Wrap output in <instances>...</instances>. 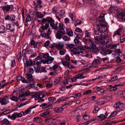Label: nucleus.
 I'll list each match as a JSON object with an SVG mask.
<instances>
[{
	"instance_id": "f257e3e1",
	"label": "nucleus",
	"mask_w": 125,
	"mask_h": 125,
	"mask_svg": "<svg viewBox=\"0 0 125 125\" xmlns=\"http://www.w3.org/2000/svg\"><path fill=\"white\" fill-rule=\"evenodd\" d=\"M49 26V24H45V25H42L40 28L39 29V31L41 33L40 34V36L43 38H46L47 39H49L50 38L49 35L52 32V31L50 29H49L46 33L44 31L45 30H46Z\"/></svg>"
},
{
	"instance_id": "f03ea898",
	"label": "nucleus",
	"mask_w": 125,
	"mask_h": 125,
	"mask_svg": "<svg viewBox=\"0 0 125 125\" xmlns=\"http://www.w3.org/2000/svg\"><path fill=\"white\" fill-rule=\"evenodd\" d=\"M96 28L100 31L102 32L106 31L107 30V27L105 23L103 22H100L96 27Z\"/></svg>"
},
{
	"instance_id": "7ed1b4c3",
	"label": "nucleus",
	"mask_w": 125,
	"mask_h": 125,
	"mask_svg": "<svg viewBox=\"0 0 125 125\" xmlns=\"http://www.w3.org/2000/svg\"><path fill=\"white\" fill-rule=\"evenodd\" d=\"M9 102V97L7 96H4L3 97L0 98V103L1 105H6Z\"/></svg>"
},
{
	"instance_id": "20e7f679",
	"label": "nucleus",
	"mask_w": 125,
	"mask_h": 125,
	"mask_svg": "<svg viewBox=\"0 0 125 125\" xmlns=\"http://www.w3.org/2000/svg\"><path fill=\"white\" fill-rule=\"evenodd\" d=\"M25 115L24 112L22 111L18 113L17 112L11 115V119L12 120H14L17 117H21L23 115Z\"/></svg>"
},
{
	"instance_id": "39448f33",
	"label": "nucleus",
	"mask_w": 125,
	"mask_h": 125,
	"mask_svg": "<svg viewBox=\"0 0 125 125\" xmlns=\"http://www.w3.org/2000/svg\"><path fill=\"white\" fill-rule=\"evenodd\" d=\"M101 62V60L98 59H95L92 63V66L94 68L98 67V65L100 64Z\"/></svg>"
},
{
	"instance_id": "423d86ee",
	"label": "nucleus",
	"mask_w": 125,
	"mask_h": 125,
	"mask_svg": "<svg viewBox=\"0 0 125 125\" xmlns=\"http://www.w3.org/2000/svg\"><path fill=\"white\" fill-rule=\"evenodd\" d=\"M12 6L11 5H5L1 7L2 10L4 12H8L12 9Z\"/></svg>"
},
{
	"instance_id": "0eeeda50",
	"label": "nucleus",
	"mask_w": 125,
	"mask_h": 125,
	"mask_svg": "<svg viewBox=\"0 0 125 125\" xmlns=\"http://www.w3.org/2000/svg\"><path fill=\"white\" fill-rule=\"evenodd\" d=\"M59 31H61V32L64 34L66 33H65V31L64 30L65 26L64 25L61 23H59Z\"/></svg>"
},
{
	"instance_id": "6e6552de",
	"label": "nucleus",
	"mask_w": 125,
	"mask_h": 125,
	"mask_svg": "<svg viewBox=\"0 0 125 125\" xmlns=\"http://www.w3.org/2000/svg\"><path fill=\"white\" fill-rule=\"evenodd\" d=\"M50 113V111L49 110H47L44 112L41 113L40 115L41 116L46 117L49 115Z\"/></svg>"
},
{
	"instance_id": "1a4fd4ad",
	"label": "nucleus",
	"mask_w": 125,
	"mask_h": 125,
	"mask_svg": "<svg viewBox=\"0 0 125 125\" xmlns=\"http://www.w3.org/2000/svg\"><path fill=\"white\" fill-rule=\"evenodd\" d=\"M63 34H64L61 32V31H58L56 35V37L57 39H60L62 38V36H63Z\"/></svg>"
},
{
	"instance_id": "9d476101",
	"label": "nucleus",
	"mask_w": 125,
	"mask_h": 125,
	"mask_svg": "<svg viewBox=\"0 0 125 125\" xmlns=\"http://www.w3.org/2000/svg\"><path fill=\"white\" fill-rule=\"evenodd\" d=\"M14 19L15 16L13 15H7L5 17V20H10L11 21Z\"/></svg>"
},
{
	"instance_id": "9b49d317",
	"label": "nucleus",
	"mask_w": 125,
	"mask_h": 125,
	"mask_svg": "<svg viewBox=\"0 0 125 125\" xmlns=\"http://www.w3.org/2000/svg\"><path fill=\"white\" fill-rule=\"evenodd\" d=\"M102 44H105L109 41L108 38L106 36L102 37Z\"/></svg>"
},
{
	"instance_id": "f8f14e48",
	"label": "nucleus",
	"mask_w": 125,
	"mask_h": 125,
	"mask_svg": "<svg viewBox=\"0 0 125 125\" xmlns=\"http://www.w3.org/2000/svg\"><path fill=\"white\" fill-rule=\"evenodd\" d=\"M121 57L119 56H118L116 57V61L118 63H119L122 61H123L124 60V56H122V57Z\"/></svg>"
},
{
	"instance_id": "ddd939ff",
	"label": "nucleus",
	"mask_w": 125,
	"mask_h": 125,
	"mask_svg": "<svg viewBox=\"0 0 125 125\" xmlns=\"http://www.w3.org/2000/svg\"><path fill=\"white\" fill-rule=\"evenodd\" d=\"M6 28L8 30L11 31H13L14 30V25H11L10 24H8L6 25Z\"/></svg>"
},
{
	"instance_id": "4468645a",
	"label": "nucleus",
	"mask_w": 125,
	"mask_h": 125,
	"mask_svg": "<svg viewBox=\"0 0 125 125\" xmlns=\"http://www.w3.org/2000/svg\"><path fill=\"white\" fill-rule=\"evenodd\" d=\"M95 42L100 43L102 44V37L101 36H96L95 38Z\"/></svg>"
},
{
	"instance_id": "2eb2a0df",
	"label": "nucleus",
	"mask_w": 125,
	"mask_h": 125,
	"mask_svg": "<svg viewBox=\"0 0 125 125\" xmlns=\"http://www.w3.org/2000/svg\"><path fill=\"white\" fill-rule=\"evenodd\" d=\"M95 43L93 40L90 44V48L93 49L94 50L96 49V46L95 44Z\"/></svg>"
},
{
	"instance_id": "dca6fc26",
	"label": "nucleus",
	"mask_w": 125,
	"mask_h": 125,
	"mask_svg": "<svg viewBox=\"0 0 125 125\" xmlns=\"http://www.w3.org/2000/svg\"><path fill=\"white\" fill-rule=\"evenodd\" d=\"M54 58L52 57H49L46 60L44 63H46L47 64L50 63L52 62Z\"/></svg>"
},
{
	"instance_id": "f3484780",
	"label": "nucleus",
	"mask_w": 125,
	"mask_h": 125,
	"mask_svg": "<svg viewBox=\"0 0 125 125\" xmlns=\"http://www.w3.org/2000/svg\"><path fill=\"white\" fill-rule=\"evenodd\" d=\"M38 106V105H36L33 107H30L28 108V109L25 111V113L26 114H30L31 113V110L35 108L36 106Z\"/></svg>"
},
{
	"instance_id": "a211bd4d",
	"label": "nucleus",
	"mask_w": 125,
	"mask_h": 125,
	"mask_svg": "<svg viewBox=\"0 0 125 125\" xmlns=\"http://www.w3.org/2000/svg\"><path fill=\"white\" fill-rule=\"evenodd\" d=\"M27 77V80L28 81L31 82L33 80L32 75L31 74H26Z\"/></svg>"
},
{
	"instance_id": "6ab92c4d",
	"label": "nucleus",
	"mask_w": 125,
	"mask_h": 125,
	"mask_svg": "<svg viewBox=\"0 0 125 125\" xmlns=\"http://www.w3.org/2000/svg\"><path fill=\"white\" fill-rule=\"evenodd\" d=\"M93 40H92L90 39H83V42L86 45L90 44Z\"/></svg>"
},
{
	"instance_id": "aec40b11",
	"label": "nucleus",
	"mask_w": 125,
	"mask_h": 125,
	"mask_svg": "<svg viewBox=\"0 0 125 125\" xmlns=\"http://www.w3.org/2000/svg\"><path fill=\"white\" fill-rule=\"evenodd\" d=\"M120 16L121 17V19L123 21H125V13L123 12H120L119 14Z\"/></svg>"
},
{
	"instance_id": "412c9836",
	"label": "nucleus",
	"mask_w": 125,
	"mask_h": 125,
	"mask_svg": "<svg viewBox=\"0 0 125 125\" xmlns=\"http://www.w3.org/2000/svg\"><path fill=\"white\" fill-rule=\"evenodd\" d=\"M63 108L60 107H56L54 109V111L56 113H58L63 111Z\"/></svg>"
},
{
	"instance_id": "4be33fe9",
	"label": "nucleus",
	"mask_w": 125,
	"mask_h": 125,
	"mask_svg": "<svg viewBox=\"0 0 125 125\" xmlns=\"http://www.w3.org/2000/svg\"><path fill=\"white\" fill-rule=\"evenodd\" d=\"M58 23H56L55 24L53 23H50V26L54 29H56L58 28Z\"/></svg>"
},
{
	"instance_id": "5701e85b",
	"label": "nucleus",
	"mask_w": 125,
	"mask_h": 125,
	"mask_svg": "<svg viewBox=\"0 0 125 125\" xmlns=\"http://www.w3.org/2000/svg\"><path fill=\"white\" fill-rule=\"evenodd\" d=\"M2 122H3V124H1V125L4 124L5 125H7L10 124V123L9 121L7 119L5 118L4 119Z\"/></svg>"
},
{
	"instance_id": "b1692460",
	"label": "nucleus",
	"mask_w": 125,
	"mask_h": 125,
	"mask_svg": "<svg viewBox=\"0 0 125 125\" xmlns=\"http://www.w3.org/2000/svg\"><path fill=\"white\" fill-rule=\"evenodd\" d=\"M41 93H39L37 92L35 93L33 95V96H35V100H37L38 99H39L41 97L40 96L41 95Z\"/></svg>"
},
{
	"instance_id": "393cba45",
	"label": "nucleus",
	"mask_w": 125,
	"mask_h": 125,
	"mask_svg": "<svg viewBox=\"0 0 125 125\" xmlns=\"http://www.w3.org/2000/svg\"><path fill=\"white\" fill-rule=\"evenodd\" d=\"M122 30V29L121 28H120L115 31L114 34V36L116 35L119 36L121 35Z\"/></svg>"
},
{
	"instance_id": "a878e982",
	"label": "nucleus",
	"mask_w": 125,
	"mask_h": 125,
	"mask_svg": "<svg viewBox=\"0 0 125 125\" xmlns=\"http://www.w3.org/2000/svg\"><path fill=\"white\" fill-rule=\"evenodd\" d=\"M42 121V120L41 118L37 117H35L33 119V121L34 122L36 123L41 122Z\"/></svg>"
},
{
	"instance_id": "bb28decb",
	"label": "nucleus",
	"mask_w": 125,
	"mask_h": 125,
	"mask_svg": "<svg viewBox=\"0 0 125 125\" xmlns=\"http://www.w3.org/2000/svg\"><path fill=\"white\" fill-rule=\"evenodd\" d=\"M56 47L57 49H62L63 47V46L62 43H59L56 45Z\"/></svg>"
},
{
	"instance_id": "cd10ccee",
	"label": "nucleus",
	"mask_w": 125,
	"mask_h": 125,
	"mask_svg": "<svg viewBox=\"0 0 125 125\" xmlns=\"http://www.w3.org/2000/svg\"><path fill=\"white\" fill-rule=\"evenodd\" d=\"M5 28L3 25L0 26V33H4L5 31Z\"/></svg>"
},
{
	"instance_id": "c85d7f7f",
	"label": "nucleus",
	"mask_w": 125,
	"mask_h": 125,
	"mask_svg": "<svg viewBox=\"0 0 125 125\" xmlns=\"http://www.w3.org/2000/svg\"><path fill=\"white\" fill-rule=\"evenodd\" d=\"M62 63L63 65L64 66H68V68H69L70 67V66H69L70 64L67 62L65 60H63V61H62Z\"/></svg>"
},
{
	"instance_id": "c756f323",
	"label": "nucleus",
	"mask_w": 125,
	"mask_h": 125,
	"mask_svg": "<svg viewBox=\"0 0 125 125\" xmlns=\"http://www.w3.org/2000/svg\"><path fill=\"white\" fill-rule=\"evenodd\" d=\"M114 52H117L119 56H120L121 57H122V56H123L121 52L120 51V50L119 49H115Z\"/></svg>"
},
{
	"instance_id": "7c9ffc66",
	"label": "nucleus",
	"mask_w": 125,
	"mask_h": 125,
	"mask_svg": "<svg viewBox=\"0 0 125 125\" xmlns=\"http://www.w3.org/2000/svg\"><path fill=\"white\" fill-rule=\"evenodd\" d=\"M62 78V77H59L56 79L54 81V84L55 85L57 84L59 82Z\"/></svg>"
},
{
	"instance_id": "2f4dec72",
	"label": "nucleus",
	"mask_w": 125,
	"mask_h": 125,
	"mask_svg": "<svg viewBox=\"0 0 125 125\" xmlns=\"http://www.w3.org/2000/svg\"><path fill=\"white\" fill-rule=\"evenodd\" d=\"M94 33L96 35H98L100 36L102 35V33H103L102 31H97L95 30L94 28Z\"/></svg>"
},
{
	"instance_id": "473e14b6",
	"label": "nucleus",
	"mask_w": 125,
	"mask_h": 125,
	"mask_svg": "<svg viewBox=\"0 0 125 125\" xmlns=\"http://www.w3.org/2000/svg\"><path fill=\"white\" fill-rule=\"evenodd\" d=\"M26 66L27 67H28L32 65L33 62L31 60L27 61L26 62Z\"/></svg>"
},
{
	"instance_id": "72a5a7b5",
	"label": "nucleus",
	"mask_w": 125,
	"mask_h": 125,
	"mask_svg": "<svg viewBox=\"0 0 125 125\" xmlns=\"http://www.w3.org/2000/svg\"><path fill=\"white\" fill-rule=\"evenodd\" d=\"M104 19V16L103 14L101 15L100 16L99 18L98 19V20L99 21H103Z\"/></svg>"
},
{
	"instance_id": "f704fd0d",
	"label": "nucleus",
	"mask_w": 125,
	"mask_h": 125,
	"mask_svg": "<svg viewBox=\"0 0 125 125\" xmlns=\"http://www.w3.org/2000/svg\"><path fill=\"white\" fill-rule=\"evenodd\" d=\"M12 23L14 24H15L16 26H19V24H18V21L17 20L15 19H15H14L12 21Z\"/></svg>"
},
{
	"instance_id": "c9c22d12",
	"label": "nucleus",
	"mask_w": 125,
	"mask_h": 125,
	"mask_svg": "<svg viewBox=\"0 0 125 125\" xmlns=\"http://www.w3.org/2000/svg\"><path fill=\"white\" fill-rule=\"evenodd\" d=\"M48 105L47 104V103H42V104L40 106V107H42V108H43L44 107L45 108H47L48 107Z\"/></svg>"
},
{
	"instance_id": "e433bc0d",
	"label": "nucleus",
	"mask_w": 125,
	"mask_h": 125,
	"mask_svg": "<svg viewBox=\"0 0 125 125\" xmlns=\"http://www.w3.org/2000/svg\"><path fill=\"white\" fill-rule=\"evenodd\" d=\"M36 14L37 17L39 18H43V15L42 14H39V12H37L36 13Z\"/></svg>"
},
{
	"instance_id": "4c0bfd02",
	"label": "nucleus",
	"mask_w": 125,
	"mask_h": 125,
	"mask_svg": "<svg viewBox=\"0 0 125 125\" xmlns=\"http://www.w3.org/2000/svg\"><path fill=\"white\" fill-rule=\"evenodd\" d=\"M121 103L120 101L116 102L115 103V105L114 107L116 109H117L119 108V107L121 105Z\"/></svg>"
},
{
	"instance_id": "58836bf2",
	"label": "nucleus",
	"mask_w": 125,
	"mask_h": 125,
	"mask_svg": "<svg viewBox=\"0 0 125 125\" xmlns=\"http://www.w3.org/2000/svg\"><path fill=\"white\" fill-rule=\"evenodd\" d=\"M117 113V112L116 111L113 112L111 114V115H110L109 117L111 118L115 116L116 115Z\"/></svg>"
},
{
	"instance_id": "ea45409f",
	"label": "nucleus",
	"mask_w": 125,
	"mask_h": 125,
	"mask_svg": "<svg viewBox=\"0 0 125 125\" xmlns=\"http://www.w3.org/2000/svg\"><path fill=\"white\" fill-rule=\"evenodd\" d=\"M10 99L11 100L16 101H17L18 100V98L17 97L14 96L10 97Z\"/></svg>"
},
{
	"instance_id": "a19ab883",
	"label": "nucleus",
	"mask_w": 125,
	"mask_h": 125,
	"mask_svg": "<svg viewBox=\"0 0 125 125\" xmlns=\"http://www.w3.org/2000/svg\"><path fill=\"white\" fill-rule=\"evenodd\" d=\"M70 16L71 17V19L72 21H74L75 20V14H71Z\"/></svg>"
},
{
	"instance_id": "79ce46f5",
	"label": "nucleus",
	"mask_w": 125,
	"mask_h": 125,
	"mask_svg": "<svg viewBox=\"0 0 125 125\" xmlns=\"http://www.w3.org/2000/svg\"><path fill=\"white\" fill-rule=\"evenodd\" d=\"M29 48V46L27 44H26L23 47V50L26 51Z\"/></svg>"
},
{
	"instance_id": "37998d69",
	"label": "nucleus",
	"mask_w": 125,
	"mask_h": 125,
	"mask_svg": "<svg viewBox=\"0 0 125 125\" xmlns=\"http://www.w3.org/2000/svg\"><path fill=\"white\" fill-rule=\"evenodd\" d=\"M40 69L41 68L40 67L38 66L36 68H35L34 70L36 73H39L40 72L41 73V72H40Z\"/></svg>"
},
{
	"instance_id": "c03bdc74",
	"label": "nucleus",
	"mask_w": 125,
	"mask_h": 125,
	"mask_svg": "<svg viewBox=\"0 0 125 125\" xmlns=\"http://www.w3.org/2000/svg\"><path fill=\"white\" fill-rule=\"evenodd\" d=\"M83 74H79L77 75V79H81L85 78V77L83 75Z\"/></svg>"
},
{
	"instance_id": "a18cd8bd",
	"label": "nucleus",
	"mask_w": 125,
	"mask_h": 125,
	"mask_svg": "<svg viewBox=\"0 0 125 125\" xmlns=\"http://www.w3.org/2000/svg\"><path fill=\"white\" fill-rule=\"evenodd\" d=\"M46 21L50 23H52L53 21V20L52 18L48 17L46 18Z\"/></svg>"
},
{
	"instance_id": "49530a36",
	"label": "nucleus",
	"mask_w": 125,
	"mask_h": 125,
	"mask_svg": "<svg viewBox=\"0 0 125 125\" xmlns=\"http://www.w3.org/2000/svg\"><path fill=\"white\" fill-rule=\"evenodd\" d=\"M66 46L69 48H72L74 46V45L72 44L67 43L66 44Z\"/></svg>"
},
{
	"instance_id": "de8ad7c7",
	"label": "nucleus",
	"mask_w": 125,
	"mask_h": 125,
	"mask_svg": "<svg viewBox=\"0 0 125 125\" xmlns=\"http://www.w3.org/2000/svg\"><path fill=\"white\" fill-rule=\"evenodd\" d=\"M118 79V77L117 76L112 77L111 79V80H110V81H114Z\"/></svg>"
},
{
	"instance_id": "09e8293b",
	"label": "nucleus",
	"mask_w": 125,
	"mask_h": 125,
	"mask_svg": "<svg viewBox=\"0 0 125 125\" xmlns=\"http://www.w3.org/2000/svg\"><path fill=\"white\" fill-rule=\"evenodd\" d=\"M106 91H104V89H101L98 90L96 93L97 94H100V93H104Z\"/></svg>"
},
{
	"instance_id": "8fccbe9b",
	"label": "nucleus",
	"mask_w": 125,
	"mask_h": 125,
	"mask_svg": "<svg viewBox=\"0 0 125 125\" xmlns=\"http://www.w3.org/2000/svg\"><path fill=\"white\" fill-rule=\"evenodd\" d=\"M56 100V98L53 97H50L48 98V100L52 102H53L54 101H55Z\"/></svg>"
},
{
	"instance_id": "3c124183",
	"label": "nucleus",
	"mask_w": 125,
	"mask_h": 125,
	"mask_svg": "<svg viewBox=\"0 0 125 125\" xmlns=\"http://www.w3.org/2000/svg\"><path fill=\"white\" fill-rule=\"evenodd\" d=\"M91 91L92 90H88L85 91L83 92V94H90Z\"/></svg>"
},
{
	"instance_id": "603ef678",
	"label": "nucleus",
	"mask_w": 125,
	"mask_h": 125,
	"mask_svg": "<svg viewBox=\"0 0 125 125\" xmlns=\"http://www.w3.org/2000/svg\"><path fill=\"white\" fill-rule=\"evenodd\" d=\"M106 51L104 49H102L101 50L100 52L103 55H106Z\"/></svg>"
},
{
	"instance_id": "864d4df0",
	"label": "nucleus",
	"mask_w": 125,
	"mask_h": 125,
	"mask_svg": "<svg viewBox=\"0 0 125 125\" xmlns=\"http://www.w3.org/2000/svg\"><path fill=\"white\" fill-rule=\"evenodd\" d=\"M81 94L80 93H79L78 94H74L73 96H72V97H73L75 98L80 96H81Z\"/></svg>"
},
{
	"instance_id": "5fc2aeb1",
	"label": "nucleus",
	"mask_w": 125,
	"mask_h": 125,
	"mask_svg": "<svg viewBox=\"0 0 125 125\" xmlns=\"http://www.w3.org/2000/svg\"><path fill=\"white\" fill-rule=\"evenodd\" d=\"M99 118H102L103 119H105V116L103 114H101L100 115L98 116Z\"/></svg>"
},
{
	"instance_id": "6e6d98bb",
	"label": "nucleus",
	"mask_w": 125,
	"mask_h": 125,
	"mask_svg": "<svg viewBox=\"0 0 125 125\" xmlns=\"http://www.w3.org/2000/svg\"><path fill=\"white\" fill-rule=\"evenodd\" d=\"M75 31L76 32L80 33H81L82 32V30L79 28H76L75 29Z\"/></svg>"
},
{
	"instance_id": "4d7b16f0",
	"label": "nucleus",
	"mask_w": 125,
	"mask_h": 125,
	"mask_svg": "<svg viewBox=\"0 0 125 125\" xmlns=\"http://www.w3.org/2000/svg\"><path fill=\"white\" fill-rule=\"evenodd\" d=\"M10 110H8L4 111L3 112L1 113V114H2L6 115L10 113Z\"/></svg>"
},
{
	"instance_id": "13d9d810",
	"label": "nucleus",
	"mask_w": 125,
	"mask_h": 125,
	"mask_svg": "<svg viewBox=\"0 0 125 125\" xmlns=\"http://www.w3.org/2000/svg\"><path fill=\"white\" fill-rule=\"evenodd\" d=\"M116 86H113V87H111L110 88H109L110 91H111L115 90L116 89Z\"/></svg>"
},
{
	"instance_id": "bf43d9fd",
	"label": "nucleus",
	"mask_w": 125,
	"mask_h": 125,
	"mask_svg": "<svg viewBox=\"0 0 125 125\" xmlns=\"http://www.w3.org/2000/svg\"><path fill=\"white\" fill-rule=\"evenodd\" d=\"M99 110V109L98 107H96L94 110L93 112L94 113H96Z\"/></svg>"
},
{
	"instance_id": "052dcab7",
	"label": "nucleus",
	"mask_w": 125,
	"mask_h": 125,
	"mask_svg": "<svg viewBox=\"0 0 125 125\" xmlns=\"http://www.w3.org/2000/svg\"><path fill=\"white\" fill-rule=\"evenodd\" d=\"M81 22L80 21V20H76L74 23L75 25H79L81 24Z\"/></svg>"
},
{
	"instance_id": "680f3d73",
	"label": "nucleus",
	"mask_w": 125,
	"mask_h": 125,
	"mask_svg": "<svg viewBox=\"0 0 125 125\" xmlns=\"http://www.w3.org/2000/svg\"><path fill=\"white\" fill-rule=\"evenodd\" d=\"M78 51L72 50L71 51V53L72 54H78Z\"/></svg>"
},
{
	"instance_id": "e2e57ef3",
	"label": "nucleus",
	"mask_w": 125,
	"mask_h": 125,
	"mask_svg": "<svg viewBox=\"0 0 125 125\" xmlns=\"http://www.w3.org/2000/svg\"><path fill=\"white\" fill-rule=\"evenodd\" d=\"M83 118L84 120H87L89 118V117L87 115H83Z\"/></svg>"
},
{
	"instance_id": "0e129e2a",
	"label": "nucleus",
	"mask_w": 125,
	"mask_h": 125,
	"mask_svg": "<svg viewBox=\"0 0 125 125\" xmlns=\"http://www.w3.org/2000/svg\"><path fill=\"white\" fill-rule=\"evenodd\" d=\"M67 34L68 35L70 36H73V32L72 31H70L68 32L67 33Z\"/></svg>"
},
{
	"instance_id": "69168bd1",
	"label": "nucleus",
	"mask_w": 125,
	"mask_h": 125,
	"mask_svg": "<svg viewBox=\"0 0 125 125\" xmlns=\"http://www.w3.org/2000/svg\"><path fill=\"white\" fill-rule=\"evenodd\" d=\"M43 57V58L45 59L48 58L49 57V54L48 53H46L44 54Z\"/></svg>"
},
{
	"instance_id": "338daca9",
	"label": "nucleus",
	"mask_w": 125,
	"mask_h": 125,
	"mask_svg": "<svg viewBox=\"0 0 125 125\" xmlns=\"http://www.w3.org/2000/svg\"><path fill=\"white\" fill-rule=\"evenodd\" d=\"M33 51L32 49H29L27 53L29 54H31L33 53Z\"/></svg>"
},
{
	"instance_id": "774afa93",
	"label": "nucleus",
	"mask_w": 125,
	"mask_h": 125,
	"mask_svg": "<svg viewBox=\"0 0 125 125\" xmlns=\"http://www.w3.org/2000/svg\"><path fill=\"white\" fill-rule=\"evenodd\" d=\"M63 39L65 41H68L69 40V39L67 36H64Z\"/></svg>"
}]
</instances>
